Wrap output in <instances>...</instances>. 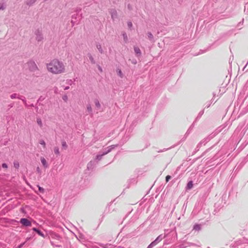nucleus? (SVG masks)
Here are the masks:
<instances>
[{
	"label": "nucleus",
	"mask_w": 248,
	"mask_h": 248,
	"mask_svg": "<svg viewBox=\"0 0 248 248\" xmlns=\"http://www.w3.org/2000/svg\"><path fill=\"white\" fill-rule=\"evenodd\" d=\"M47 70L54 74H61L65 71V66L63 62L59 60L54 59L46 64Z\"/></svg>",
	"instance_id": "nucleus-1"
},
{
	"label": "nucleus",
	"mask_w": 248,
	"mask_h": 248,
	"mask_svg": "<svg viewBox=\"0 0 248 248\" xmlns=\"http://www.w3.org/2000/svg\"><path fill=\"white\" fill-rule=\"evenodd\" d=\"M34 34L35 35V40L38 42H40L42 41L44 38L42 33V29H37L34 31Z\"/></svg>",
	"instance_id": "nucleus-2"
},
{
	"label": "nucleus",
	"mask_w": 248,
	"mask_h": 248,
	"mask_svg": "<svg viewBox=\"0 0 248 248\" xmlns=\"http://www.w3.org/2000/svg\"><path fill=\"white\" fill-rule=\"evenodd\" d=\"M29 69L31 72H34L37 70H38V68L36 64L34 61L33 60H30L27 62Z\"/></svg>",
	"instance_id": "nucleus-3"
},
{
	"label": "nucleus",
	"mask_w": 248,
	"mask_h": 248,
	"mask_svg": "<svg viewBox=\"0 0 248 248\" xmlns=\"http://www.w3.org/2000/svg\"><path fill=\"white\" fill-rule=\"evenodd\" d=\"M82 14H74L72 16L71 23L73 26L74 24L78 21L80 20L82 18Z\"/></svg>",
	"instance_id": "nucleus-4"
},
{
	"label": "nucleus",
	"mask_w": 248,
	"mask_h": 248,
	"mask_svg": "<svg viewBox=\"0 0 248 248\" xmlns=\"http://www.w3.org/2000/svg\"><path fill=\"white\" fill-rule=\"evenodd\" d=\"M158 196V194H154L150 196H147L146 195L142 199V200L143 201H141V202H155V199H156Z\"/></svg>",
	"instance_id": "nucleus-5"
},
{
	"label": "nucleus",
	"mask_w": 248,
	"mask_h": 248,
	"mask_svg": "<svg viewBox=\"0 0 248 248\" xmlns=\"http://www.w3.org/2000/svg\"><path fill=\"white\" fill-rule=\"evenodd\" d=\"M118 145H112L109 146L103 149L102 151L101 152L103 154V155H106L108 153H110L113 149H115L116 147H117Z\"/></svg>",
	"instance_id": "nucleus-6"
},
{
	"label": "nucleus",
	"mask_w": 248,
	"mask_h": 248,
	"mask_svg": "<svg viewBox=\"0 0 248 248\" xmlns=\"http://www.w3.org/2000/svg\"><path fill=\"white\" fill-rule=\"evenodd\" d=\"M109 12L111 15V18L113 21L118 18L117 12L115 9H110Z\"/></svg>",
	"instance_id": "nucleus-7"
},
{
	"label": "nucleus",
	"mask_w": 248,
	"mask_h": 248,
	"mask_svg": "<svg viewBox=\"0 0 248 248\" xmlns=\"http://www.w3.org/2000/svg\"><path fill=\"white\" fill-rule=\"evenodd\" d=\"M95 160H91L90 161L87 165V170L89 171H92L95 165Z\"/></svg>",
	"instance_id": "nucleus-8"
},
{
	"label": "nucleus",
	"mask_w": 248,
	"mask_h": 248,
	"mask_svg": "<svg viewBox=\"0 0 248 248\" xmlns=\"http://www.w3.org/2000/svg\"><path fill=\"white\" fill-rule=\"evenodd\" d=\"M207 143L205 142V141H204V140L203 139L202 140H201L198 144V145H197V147L196 148H195V151L194 152L193 154H195L196 153V152H197L200 149V148L201 147L202 145V144L203 145H205Z\"/></svg>",
	"instance_id": "nucleus-9"
},
{
	"label": "nucleus",
	"mask_w": 248,
	"mask_h": 248,
	"mask_svg": "<svg viewBox=\"0 0 248 248\" xmlns=\"http://www.w3.org/2000/svg\"><path fill=\"white\" fill-rule=\"evenodd\" d=\"M194 184L193 181L192 180L189 181L186 186V191H189L193 187Z\"/></svg>",
	"instance_id": "nucleus-10"
},
{
	"label": "nucleus",
	"mask_w": 248,
	"mask_h": 248,
	"mask_svg": "<svg viewBox=\"0 0 248 248\" xmlns=\"http://www.w3.org/2000/svg\"><path fill=\"white\" fill-rule=\"evenodd\" d=\"M21 223L26 226H30L31 225V222L26 218H22L20 220Z\"/></svg>",
	"instance_id": "nucleus-11"
},
{
	"label": "nucleus",
	"mask_w": 248,
	"mask_h": 248,
	"mask_svg": "<svg viewBox=\"0 0 248 248\" xmlns=\"http://www.w3.org/2000/svg\"><path fill=\"white\" fill-rule=\"evenodd\" d=\"M162 239V237L161 236V235H159V236L157 237V238L155 240V241H154V242H153L152 243H151V244L149 246L148 248H151L152 247H153L154 246H155V245L157 244V243L159 242V241H160Z\"/></svg>",
	"instance_id": "nucleus-12"
},
{
	"label": "nucleus",
	"mask_w": 248,
	"mask_h": 248,
	"mask_svg": "<svg viewBox=\"0 0 248 248\" xmlns=\"http://www.w3.org/2000/svg\"><path fill=\"white\" fill-rule=\"evenodd\" d=\"M134 50L135 53V55L137 57H139L141 56V52L140 48L138 46H134Z\"/></svg>",
	"instance_id": "nucleus-13"
},
{
	"label": "nucleus",
	"mask_w": 248,
	"mask_h": 248,
	"mask_svg": "<svg viewBox=\"0 0 248 248\" xmlns=\"http://www.w3.org/2000/svg\"><path fill=\"white\" fill-rule=\"evenodd\" d=\"M40 160H41V162L42 164V165L43 166L44 168H45V169L47 168L48 167V163H47L46 160V159L44 157H41Z\"/></svg>",
	"instance_id": "nucleus-14"
},
{
	"label": "nucleus",
	"mask_w": 248,
	"mask_h": 248,
	"mask_svg": "<svg viewBox=\"0 0 248 248\" xmlns=\"http://www.w3.org/2000/svg\"><path fill=\"white\" fill-rule=\"evenodd\" d=\"M37 0H26L25 4L29 6H31L33 5Z\"/></svg>",
	"instance_id": "nucleus-15"
},
{
	"label": "nucleus",
	"mask_w": 248,
	"mask_h": 248,
	"mask_svg": "<svg viewBox=\"0 0 248 248\" xmlns=\"http://www.w3.org/2000/svg\"><path fill=\"white\" fill-rule=\"evenodd\" d=\"M104 156V155H103V154L101 152H100L95 156V160L97 161V162H98V161H100L102 159L103 156Z\"/></svg>",
	"instance_id": "nucleus-16"
},
{
	"label": "nucleus",
	"mask_w": 248,
	"mask_h": 248,
	"mask_svg": "<svg viewBox=\"0 0 248 248\" xmlns=\"http://www.w3.org/2000/svg\"><path fill=\"white\" fill-rule=\"evenodd\" d=\"M87 108V111L90 114H93V109L91 106V105L90 103H88L86 105Z\"/></svg>",
	"instance_id": "nucleus-17"
},
{
	"label": "nucleus",
	"mask_w": 248,
	"mask_h": 248,
	"mask_svg": "<svg viewBox=\"0 0 248 248\" xmlns=\"http://www.w3.org/2000/svg\"><path fill=\"white\" fill-rule=\"evenodd\" d=\"M96 47H97V49L98 50L99 52L101 54L104 53V51H103V50L102 48L101 45H100V43H96Z\"/></svg>",
	"instance_id": "nucleus-18"
},
{
	"label": "nucleus",
	"mask_w": 248,
	"mask_h": 248,
	"mask_svg": "<svg viewBox=\"0 0 248 248\" xmlns=\"http://www.w3.org/2000/svg\"><path fill=\"white\" fill-rule=\"evenodd\" d=\"M94 102L97 109L99 110L101 107V105L100 104L99 101L98 100V99H95Z\"/></svg>",
	"instance_id": "nucleus-19"
},
{
	"label": "nucleus",
	"mask_w": 248,
	"mask_h": 248,
	"mask_svg": "<svg viewBox=\"0 0 248 248\" xmlns=\"http://www.w3.org/2000/svg\"><path fill=\"white\" fill-rule=\"evenodd\" d=\"M204 113V109L203 110H202L198 114L197 117L196 118L195 120V122H196L197 121H198L200 118L202 116V115Z\"/></svg>",
	"instance_id": "nucleus-20"
},
{
	"label": "nucleus",
	"mask_w": 248,
	"mask_h": 248,
	"mask_svg": "<svg viewBox=\"0 0 248 248\" xmlns=\"http://www.w3.org/2000/svg\"><path fill=\"white\" fill-rule=\"evenodd\" d=\"M215 136V134H211L210 135H209L208 137H207L206 138H204V141H205V142L207 143L209 141H210L212 139H213L214 138V137Z\"/></svg>",
	"instance_id": "nucleus-21"
},
{
	"label": "nucleus",
	"mask_w": 248,
	"mask_h": 248,
	"mask_svg": "<svg viewBox=\"0 0 248 248\" xmlns=\"http://www.w3.org/2000/svg\"><path fill=\"white\" fill-rule=\"evenodd\" d=\"M87 55H88V57H89V59L91 62L92 64H95V62L93 57L91 54V53H88Z\"/></svg>",
	"instance_id": "nucleus-22"
},
{
	"label": "nucleus",
	"mask_w": 248,
	"mask_h": 248,
	"mask_svg": "<svg viewBox=\"0 0 248 248\" xmlns=\"http://www.w3.org/2000/svg\"><path fill=\"white\" fill-rule=\"evenodd\" d=\"M122 36L124 38V40L125 43H126L128 42V37L127 36L126 33L125 32H122Z\"/></svg>",
	"instance_id": "nucleus-23"
},
{
	"label": "nucleus",
	"mask_w": 248,
	"mask_h": 248,
	"mask_svg": "<svg viewBox=\"0 0 248 248\" xmlns=\"http://www.w3.org/2000/svg\"><path fill=\"white\" fill-rule=\"evenodd\" d=\"M62 148L64 150H66L68 147V145L66 143V142L64 140L62 141Z\"/></svg>",
	"instance_id": "nucleus-24"
},
{
	"label": "nucleus",
	"mask_w": 248,
	"mask_h": 248,
	"mask_svg": "<svg viewBox=\"0 0 248 248\" xmlns=\"http://www.w3.org/2000/svg\"><path fill=\"white\" fill-rule=\"evenodd\" d=\"M18 99L21 100L23 102L24 104H26L27 101L25 96L19 95V97H18Z\"/></svg>",
	"instance_id": "nucleus-25"
},
{
	"label": "nucleus",
	"mask_w": 248,
	"mask_h": 248,
	"mask_svg": "<svg viewBox=\"0 0 248 248\" xmlns=\"http://www.w3.org/2000/svg\"><path fill=\"white\" fill-rule=\"evenodd\" d=\"M147 35L148 39L150 41H153L154 40V36L151 32H150V31L148 32L147 33Z\"/></svg>",
	"instance_id": "nucleus-26"
},
{
	"label": "nucleus",
	"mask_w": 248,
	"mask_h": 248,
	"mask_svg": "<svg viewBox=\"0 0 248 248\" xmlns=\"http://www.w3.org/2000/svg\"><path fill=\"white\" fill-rule=\"evenodd\" d=\"M19 94L16 93H14L10 95V98L12 99L17 98L18 97H19Z\"/></svg>",
	"instance_id": "nucleus-27"
},
{
	"label": "nucleus",
	"mask_w": 248,
	"mask_h": 248,
	"mask_svg": "<svg viewBox=\"0 0 248 248\" xmlns=\"http://www.w3.org/2000/svg\"><path fill=\"white\" fill-rule=\"evenodd\" d=\"M75 80H76L75 79H74V80H73L72 79H68L66 80V83L68 84V85L71 86L74 84V81Z\"/></svg>",
	"instance_id": "nucleus-28"
},
{
	"label": "nucleus",
	"mask_w": 248,
	"mask_h": 248,
	"mask_svg": "<svg viewBox=\"0 0 248 248\" xmlns=\"http://www.w3.org/2000/svg\"><path fill=\"white\" fill-rule=\"evenodd\" d=\"M116 72L117 73V75L121 78H122L123 76V74L122 73V71L119 68H117L116 69Z\"/></svg>",
	"instance_id": "nucleus-29"
},
{
	"label": "nucleus",
	"mask_w": 248,
	"mask_h": 248,
	"mask_svg": "<svg viewBox=\"0 0 248 248\" xmlns=\"http://www.w3.org/2000/svg\"><path fill=\"white\" fill-rule=\"evenodd\" d=\"M45 99V97L43 96H40L37 101V104H39V105H42L41 102L43 101Z\"/></svg>",
	"instance_id": "nucleus-30"
},
{
	"label": "nucleus",
	"mask_w": 248,
	"mask_h": 248,
	"mask_svg": "<svg viewBox=\"0 0 248 248\" xmlns=\"http://www.w3.org/2000/svg\"><path fill=\"white\" fill-rule=\"evenodd\" d=\"M36 122L37 124L40 126V127H41L43 126V124L41 118H37L36 119Z\"/></svg>",
	"instance_id": "nucleus-31"
},
{
	"label": "nucleus",
	"mask_w": 248,
	"mask_h": 248,
	"mask_svg": "<svg viewBox=\"0 0 248 248\" xmlns=\"http://www.w3.org/2000/svg\"><path fill=\"white\" fill-rule=\"evenodd\" d=\"M54 152L57 155H60V153L59 148H58V147H55L54 148Z\"/></svg>",
	"instance_id": "nucleus-32"
},
{
	"label": "nucleus",
	"mask_w": 248,
	"mask_h": 248,
	"mask_svg": "<svg viewBox=\"0 0 248 248\" xmlns=\"http://www.w3.org/2000/svg\"><path fill=\"white\" fill-rule=\"evenodd\" d=\"M14 167L16 169H18L19 168V163L17 161H14Z\"/></svg>",
	"instance_id": "nucleus-33"
},
{
	"label": "nucleus",
	"mask_w": 248,
	"mask_h": 248,
	"mask_svg": "<svg viewBox=\"0 0 248 248\" xmlns=\"http://www.w3.org/2000/svg\"><path fill=\"white\" fill-rule=\"evenodd\" d=\"M6 7V4L4 3L0 2V11L4 10Z\"/></svg>",
	"instance_id": "nucleus-34"
},
{
	"label": "nucleus",
	"mask_w": 248,
	"mask_h": 248,
	"mask_svg": "<svg viewBox=\"0 0 248 248\" xmlns=\"http://www.w3.org/2000/svg\"><path fill=\"white\" fill-rule=\"evenodd\" d=\"M81 10L82 9L80 7H77L75 10V12H76V14L80 15L81 14Z\"/></svg>",
	"instance_id": "nucleus-35"
},
{
	"label": "nucleus",
	"mask_w": 248,
	"mask_h": 248,
	"mask_svg": "<svg viewBox=\"0 0 248 248\" xmlns=\"http://www.w3.org/2000/svg\"><path fill=\"white\" fill-rule=\"evenodd\" d=\"M244 13L248 15V3H246L245 6Z\"/></svg>",
	"instance_id": "nucleus-36"
},
{
	"label": "nucleus",
	"mask_w": 248,
	"mask_h": 248,
	"mask_svg": "<svg viewBox=\"0 0 248 248\" xmlns=\"http://www.w3.org/2000/svg\"><path fill=\"white\" fill-rule=\"evenodd\" d=\"M39 143L41 145H43V147H44V148H45V147H46V142H45V140H39Z\"/></svg>",
	"instance_id": "nucleus-37"
},
{
	"label": "nucleus",
	"mask_w": 248,
	"mask_h": 248,
	"mask_svg": "<svg viewBox=\"0 0 248 248\" xmlns=\"http://www.w3.org/2000/svg\"><path fill=\"white\" fill-rule=\"evenodd\" d=\"M62 99H63V100L66 102L68 100V96L66 94H64L62 96Z\"/></svg>",
	"instance_id": "nucleus-38"
},
{
	"label": "nucleus",
	"mask_w": 248,
	"mask_h": 248,
	"mask_svg": "<svg viewBox=\"0 0 248 248\" xmlns=\"http://www.w3.org/2000/svg\"><path fill=\"white\" fill-rule=\"evenodd\" d=\"M171 178V176L170 175H168L166 176L165 180L166 182H168L170 179Z\"/></svg>",
	"instance_id": "nucleus-39"
},
{
	"label": "nucleus",
	"mask_w": 248,
	"mask_h": 248,
	"mask_svg": "<svg viewBox=\"0 0 248 248\" xmlns=\"http://www.w3.org/2000/svg\"><path fill=\"white\" fill-rule=\"evenodd\" d=\"M127 26L128 27V28H129L130 29H131V28L133 26V24H132V23L131 21H128L127 22Z\"/></svg>",
	"instance_id": "nucleus-40"
},
{
	"label": "nucleus",
	"mask_w": 248,
	"mask_h": 248,
	"mask_svg": "<svg viewBox=\"0 0 248 248\" xmlns=\"http://www.w3.org/2000/svg\"><path fill=\"white\" fill-rule=\"evenodd\" d=\"M1 167L4 169H7L8 168V165L6 163H3L1 164Z\"/></svg>",
	"instance_id": "nucleus-41"
},
{
	"label": "nucleus",
	"mask_w": 248,
	"mask_h": 248,
	"mask_svg": "<svg viewBox=\"0 0 248 248\" xmlns=\"http://www.w3.org/2000/svg\"><path fill=\"white\" fill-rule=\"evenodd\" d=\"M193 228L194 230H199L200 229V226L199 225H195Z\"/></svg>",
	"instance_id": "nucleus-42"
},
{
	"label": "nucleus",
	"mask_w": 248,
	"mask_h": 248,
	"mask_svg": "<svg viewBox=\"0 0 248 248\" xmlns=\"http://www.w3.org/2000/svg\"><path fill=\"white\" fill-rule=\"evenodd\" d=\"M33 230L36 231L40 235L43 236V233L40 231L37 230L35 228H34Z\"/></svg>",
	"instance_id": "nucleus-43"
},
{
	"label": "nucleus",
	"mask_w": 248,
	"mask_h": 248,
	"mask_svg": "<svg viewBox=\"0 0 248 248\" xmlns=\"http://www.w3.org/2000/svg\"><path fill=\"white\" fill-rule=\"evenodd\" d=\"M38 189L40 192L43 193L44 192V189L40 186H38Z\"/></svg>",
	"instance_id": "nucleus-44"
},
{
	"label": "nucleus",
	"mask_w": 248,
	"mask_h": 248,
	"mask_svg": "<svg viewBox=\"0 0 248 248\" xmlns=\"http://www.w3.org/2000/svg\"><path fill=\"white\" fill-rule=\"evenodd\" d=\"M193 124H193L191 125L190 127V128L187 130V131H186V134H185V136H186H186L189 134V132H190V128H191V127L193 126Z\"/></svg>",
	"instance_id": "nucleus-45"
},
{
	"label": "nucleus",
	"mask_w": 248,
	"mask_h": 248,
	"mask_svg": "<svg viewBox=\"0 0 248 248\" xmlns=\"http://www.w3.org/2000/svg\"><path fill=\"white\" fill-rule=\"evenodd\" d=\"M205 108H208L209 107H210V105H211V103H209V102H207L205 104Z\"/></svg>",
	"instance_id": "nucleus-46"
},
{
	"label": "nucleus",
	"mask_w": 248,
	"mask_h": 248,
	"mask_svg": "<svg viewBox=\"0 0 248 248\" xmlns=\"http://www.w3.org/2000/svg\"><path fill=\"white\" fill-rule=\"evenodd\" d=\"M243 22H244V19H242V21L241 22H240L238 24H237V27H239L241 25H242L243 23Z\"/></svg>",
	"instance_id": "nucleus-47"
},
{
	"label": "nucleus",
	"mask_w": 248,
	"mask_h": 248,
	"mask_svg": "<svg viewBox=\"0 0 248 248\" xmlns=\"http://www.w3.org/2000/svg\"><path fill=\"white\" fill-rule=\"evenodd\" d=\"M127 8L129 10H132V6L130 4H128L127 5Z\"/></svg>",
	"instance_id": "nucleus-48"
},
{
	"label": "nucleus",
	"mask_w": 248,
	"mask_h": 248,
	"mask_svg": "<svg viewBox=\"0 0 248 248\" xmlns=\"http://www.w3.org/2000/svg\"><path fill=\"white\" fill-rule=\"evenodd\" d=\"M36 171H37V172L38 173H41V170L39 168V167H38L36 169Z\"/></svg>",
	"instance_id": "nucleus-49"
},
{
	"label": "nucleus",
	"mask_w": 248,
	"mask_h": 248,
	"mask_svg": "<svg viewBox=\"0 0 248 248\" xmlns=\"http://www.w3.org/2000/svg\"><path fill=\"white\" fill-rule=\"evenodd\" d=\"M98 69L100 72H102V69L100 65L98 66Z\"/></svg>",
	"instance_id": "nucleus-50"
},
{
	"label": "nucleus",
	"mask_w": 248,
	"mask_h": 248,
	"mask_svg": "<svg viewBox=\"0 0 248 248\" xmlns=\"http://www.w3.org/2000/svg\"><path fill=\"white\" fill-rule=\"evenodd\" d=\"M136 182V180L135 179H132L130 180V183H134Z\"/></svg>",
	"instance_id": "nucleus-51"
},
{
	"label": "nucleus",
	"mask_w": 248,
	"mask_h": 248,
	"mask_svg": "<svg viewBox=\"0 0 248 248\" xmlns=\"http://www.w3.org/2000/svg\"><path fill=\"white\" fill-rule=\"evenodd\" d=\"M69 88H70V87H69V86H65V87L64 88V90H68Z\"/></svg>",
	"instance_id": "nucleus-52"
},
{
	"label": "nucleus",
	"mask_w": 248,
	"mask_h": 248,
	"mask_svg": "<svg viewBox=\"0 0 248 248\" xmlns=\"http://www.w3.org/2000/svg\"><path fill=\"white\" fill-rule=\"evenodd\" d=\"M14 106V104H10L8 105V107L10 108H12Z\"/></svg>",
	"instance_id": "nucleus-53"
},
{
	"label": "nucleus",
	"mask_w": 248,
	"mask_h": 248,
	"mask_svg": "<svg viewBox=\"0 0 248 248\" xmlns=\"http://www.w3.org/2000/svg\"><path fill=\"white\" fill-rule=\"evenodd\" d=\"M34 108H35V109L36 110V111L38 112V109H39L38 107L36 106H35Z\"/></svg>",
	"instance_id": "nucleus-54"
},
{
	"label": "nucleus",
	"mask_w": 248,
	"mask_h": 248,
	"mask_svg": "<svg viewBox=\"0 0 248 248\" xmlns=\"http://www.w3.org/2000/svg\"><path fill=\"white\" fill-rule=\"evenodd\" d=\"M205 52V50H200V52L199 53V54H202V53H203Z\"/></svg>",
	"instance_id": "nucleus-55"
},
{
	"label": "nucleus",
	"mask_w": 248,
	"mask_h": 248,
	"mask_svg": "<svg viewBox=\"0 0 248 248\" xmlns=\"http://www.w3.org/2000/svg\"><path fill=\"white\" fill-rule=\"evenodd\" d=\"M29 106H30V107H31V108L35 107V106L33 104H31Z\"/></svg>",
	"instance_id": "nucleus-56"
},
{
	"label": "nucleus",
	"mask_w": 248,
	"mask_h": 248,
	"mask_svg": "<svg viewBox=\"0 0 248 248\" xmlns=\"http://www.w3.org/2000/svg\"><path fill=\"white\" fill-rule=\"evenodd\" d=\"M24 105L26 107H27L28 108H30L29 105H28L27 103H26V104H24Z\"/></svg>",
	"instance_id": "nucleus-57"
},
{
	"label": "nucleus",
	"mask_w": 248,
	"mask_h": 248,
	"mask_svg": "<svg viewBox=\"0 0 248 248\" xmlns=\"http://www.w3.org/2000/svg\"><path fill=\"white\" fill-rule=\"evenodd\" d=\"M214 101V99L213 98L211 100V104H212V103H213Z\"/></svg>",
	"instance_id": "nucleus-58"
},
{
	"label": "nucleus",
	"mask_w": 248,
	"mask_h": 248,
	"mask_svg": "<svg viewBox=\"0 0 248 248\" xmlns=\"http://www.w3.org/2000/svg\"><path fill=\"white\" fill-rule=\"evenodd\" d=\"M213 98H214V97H215V96H216V93H213Z\"/></svg>",
	"instance_id": "nucleus-59"
},
{
	"label": "nucleus",
	"mask_w": 248,
	"mask_h": 248,
	"mask_svg": "<svg viewBox=\"0 0 248 248\" xmlns=\"http://www.w3.org/2000/svg\"><path fill=\"white\" fill-rule=\"evenodd\" d=\"M166 150H167V149H163V150H161V151H158V152H162V151H166Z\"/></svg>",
	"instance_id": "nucleus-60"
},
{
	"label": "nucleus",
	"mask_w": 248,
	"mask_h": 248,
	"mask_svg": "<svg viewBox=\"0 0 248 248\" xmlns=\"http://www.w3.org/2000/svg\"><path fill=\"white\" fill-rule=\"evenodd\" d=\"M186 139V138H183L182 140H185Z\"/></svg>",
	"instance_id": "nucleus-61"
},
{
	"label": "nucleus",
	"mask_w": 248,
	"mask_h": 248,
	"mask_svg": "<svg viewBox=\"0 0 248 248\" xmlns=\"http://www.w3.org/2000/svg\"><path fill=\"white\" fill-rule=\"evenodd\" d=\"M136 62H136V61H135H135H133V63H134V64L136 63Z\"/></svg>",
	"instance_id": "nucleus-62"
},
{
	"label": "nucleus",
	"mask_w": 248,
	"mask_h": 248,
	"mask_svg": "<svg viewBox=\"0 0 248 248\" xmlns=\"http://www.w3.org/2000/svg\"><path fill=\"white\" fill-rule=\"evenodd\" d=\"M115 200H114V201H113L112 202H115Z\"/></svg>",
	"instance_id": "nucleus-63"
}]
</instances>
